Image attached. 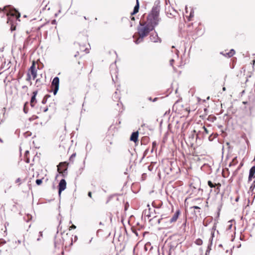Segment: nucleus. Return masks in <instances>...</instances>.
Wrapping results in <instances>:
<instances>
[{
  "mask_svg": "<svg viewBox=\"0 0 255 255\" xmlns=\"http://www.w3.org/2000/svg\"><path fill=\"white\" fill-rule=\"evenodd\" d=\"M160 6L158 4H155L147 14H144L142 15L138 27V34L139 38L142 39L147 36L149 33L158 25L160 20Z\"/></svg>",
  "mask_w": 255,
  "mask_h": 255,
  "instance_id": "obj_1",
  "label": "nucleus"
},
{
  "mask_svg": "<svg viewBox=\"0 0 255 255\" xmlns=\"http://www.w3.org/2000/svg\"><path fill=\"white\" fill-rule=\"evenodd\" d=\"M7 17V23L10 25L11 30L16 29V25L15 24L17 20H19L20 14L15 9H11L9 6L4 7L2 9L0 8V16L1 17L4 15Z\"/></svg>",
  "mask_w": 255,
  "mask_h": 255,
  "instance_id": "obj_2",
  "label": "nucleus"
},
{
  "mask_svg": "<svg viewBox=\"0 0 255 255\" xmlns=\"http://www.w3.org/2000/svg\"><path fill=\"white\" fill-rule=\"evenodd\" d=\"M36 62L35 61H32V65L29 68L27 75L26 80L30 83V84H32L31 81L32 78L34 80L37 77V69H39L38 65L36 66Z\"/></svg>",
  "mask_w": 255,
  "mask_h": 255,
  "instance_id": "obj_3",
  "label": "nucleus"
},
{
  "mask_svg": "<svg viewBox=\"0 0 255 255\" xmlns=\"http://www.w3.org/2000/svg\"><path fill=\"white\" fill-rule=\"evenodd\" d=\"M75 46L76 47L77 46H79V51H77L78 55L80 53L85 52L86 53H88L89 52L90 46L87 39H85L83 42H80L78 44L75 45Z\"/></svg>",
  "mask_w": 255,
  "mask_h": 255,
  "instance_id": "obj_4",
  "label": "nucleus"
},
{
  "mask_svg": "<svg viewBox=\"0 0 255 255\" xmlns=\"http://www.w3.org/2000/svg\"><path fill=\"white\" fill-rule=\"evenodd\" d=\"M59 78L57 77H55L51 83V87L53 90V94L55 95L59 89Z\"/></svg>",
  "mask_w": 255,
  "mask_h": 255,
  "instance_id": "obj_5",
  "label": "nucleus"
},
{
  "mask_svg": "<svg viewBox=\"0 0 255 255\" xmlns=\"http://www.w3.org/2000/svg\"><path fill=\"white\" fill-rule=\"evenodd\" d=\"M68 164L69 163L67 162H60L57 166L58 172L60 174H63L65 171L67 170Z\"/></svg>",
  "mask_w": 255,
  "mask_h": 255,
  "instance_id": "obj_6",
  "label": "nucleus"
},
{
  "mask_svg": "<svg viewBox=\"0 0 255 255\" xmlns=\"http://www.w3.org/2000/svg\"><path fill=\"white\" fill-rule=\"evenodd\" d=\"M208 185L210 188H215V192L218 194L220 192V188L221 187V184L220 183H213L211 181L209 180L208 181Z\"/></svg>",
  "mask_w": 255,
  "mask_h": 255,
  "instance_id": "obj_7",
  "label": "nucleus"
},
{
  "mask_svg": "<svg viewBox=\"0 0 255 255\" xmlns=\"http://www.w3.org/2000/svg\"><path fill=\"white\" fill-rule=\"evenodd\" d=\"M38 94V91H33L32 93V96L30 101V105L32 108H34L37 103L36 97Z\"/></svg>",
  "mask_w": 255,
  "mask_h": 255,
  "instance_id": "obj_8",
  "label": "nucleus"
},
{
  "mask_svg": "<svg viewBox=\"0 0 255 255\" xmlns=\"http://www.w3.org/2000/svg\"><path fill=\"white\" fill-rule=\"evenodd\" d=\"M66 188V182L65 179H61L58 185V194L60 196L61 192Z\"/></svg>",
  "mask_w": 255,
  "mask_h": 255,
  "instance_id": "obj_9",
  "label": "nucleus"
},
{
  "mask_svg": "<svg viewBox=\"0 0 255 255\" xmlns=\"http://www.w3.org/2000/svg\"><path fill=\"white\" fill-rule=\"evenodd\" d=\"M181 214V212L180 211L179 209H178L176 211V212H175V213L173 214V215L172 216V218L170 219L169 220V223L170 224H173L174 223H175L179 216Z\"/></svg>",
  "mask_w": 255,
  "mask_h": 255,
  "instance_id": "obj_10",
  "label": "nucleus"
},
{
  "mask_svg": "<svg viewBox=\"0 0 255 255\" xmlns=\"http://www.w3.org/2000/svg\"><path fill=\"white\" fill-rule=\"evenodd\" d=\"M136 3L135 5L133 11L131 13L130 19L132 21L135 20V17L133 16V15L137 13L139 11V3L138 0H136Z\"/></svg>",
  "mask_w": 255,
  "mask_h": 255,
  "instance_id": "obj_11",
  "label": "nucleus"
},
{
  "mask_svg": "<svg viewBox=\"0 0 255 255\" xmlns=\"http://www.w3.org/2000/svg\"><path fill=\"white\" fill-rule=\"evenodd\" d=\"M255 178V166L251 167L250 170L249 175L248 178V181H252L253 178Z\"/></svg>",
  "mask_w": 255,
  "mask_h": 255,
  "instance_id": "obj_12",
  "label": "nucleus"
},
{
  "mask_svg": "<svg viewBox=\"0 0 255 255\" xmlns=\"http://www.w3.org/2000/svg\"><path fill=\"white\" fill-rule=\"evenodd\" d=\"M150 39L151 41L154 42H161V38L158 36L156 33L155 34L151 35L150 36Z\"/></svg>",
  "mask_w": 255,
  "mask_h": 255,
  "instance_id": "obj_13",
  "label": "nucleus"
},
{
  "mask_svg": "<svg viewBox=\"0 0 255 255\" xmlns=\"http://www.w3.org/2000/svg\"><path fill=\"white\" fill-rule=\"evenodd\" d=\"M194 24H195V25H197V23H192L191 24H190L188 25V28H189V29L188 30L191 31V32H195L196 33H198V31L201 29V27L199 25V24H198V26L197 27H196V28L195 29V30H193L191 28V27L193 26Z\"/></svg>",
  "mask_w": 255,
  "mask_h": 255,
  "instance_id": "obj_14",
  "label": "nucleus"
},
{
  "mask_svg": "<svg viewBox=\"0 0 255 255\" xmlns=\"http://www.w3.org/2000/svg\"><path fill=\"white\" fill-rule=\"evenodd\" d=\"M138 132H133L130 137V140L136 143L138 141Z\"/></svg>",
  "mask_w": 255,
  "mask_h": 255,
  "instance_id": "obj_15",
  "label": "nucleus"
},
{
  "mask_svg": "<svg viewBox=\"0 0 255 255\" xmlns=\"http://www.w3.org/2000/svg\"><path fill=\"white\" fill-rule=\"evenodd\" d=\"M235 54V51L234 49H231L229 52H227L226 50L224 51L223 54L226 57H231Z\"/></svg>",
  "mask_w": 255,
  "mask_h": 255,
  "instance_id": "obj_16",
  "label": "nucleus"
},
{
  "mask_svg": "<svg viewBox=\"0 0 255 255\" xmlns=\"http://www.w3.org/2000/svg\"><path fill=\"white\" fill-rule=\"evenodd\" d=\"M5 209L4 205L0 204V217L5 214Z\"/></svg>",
  "mask_w": 255,
  "mask_h": 255,
  "instance_id": "obj_17",
  "label": "nucleus"
},
{
  "mask_svg": "<svg viewBox=\"0 0 255 255\" xmlns=\"http://www.w3.org/2000/svg\"><path fill=\"white\" fill-rule=\"evenodd\" d=\"M78 65H79V67H76L77 70H78V73L79 74H81V71L82 70V69L83 68V63H81L80 61H78Z\"/></svg>",
  "mask_w": 255,
  "mask_h": 255,
  "instance_id": "obj_18",
  "label": "nucleus"
},
{
  "mask_svg": "<svg viewBox=\"0 0 255 255\" xmlns=\"http://www.w3.org/2000/svg\"><path fill=\"white\" fill-rule=\"evenodd\" d=\"M238 163V159H237V157H235V158H233V159L232 160V161L231 162V163H230L229 166H235V165H236Z\"/></svg>",
  "mask_w": 255,
  "mask_h": 255,
  "instance_id": "obj_19",
  "label": "nucleus"
},
{
  "mask_svg": "<svg viewBox=\"0 0 255 255\" xmlns=\"http://www.w3.org/2000/svg\"><path fill=\"white\" fill-rule=\"evenodd\" d=\"M24 179H22L20 178H18L15 181V183L17 184L18 186L20 185L22 182L24 181Z\"/></svg>",
  "mask_w": 255,
  "mask_h": 255,
  "instance_id": "obj_20",
  "label": "nucleus"
},
{
  "mask_svg": "<svg viewBox=\"0 0 255 255\" xmlns=\"http://www.w3.org/2000/svg\"><path fill=\"white\" fill-rule=\"evenodd\" d=\"M255 188V180L253 181L252 185L250 187L249 191L251 192H253L254 189Z\"/></svg>",
  "mask_w": 255,
  "mask_h": 255,
  "instance_id": "obj_21",
  "label": "nucleus"
},
{
  "mask_svg": "<svg viewBox=\"0 0 255 255\" xmlns=\"http://www.w3.org/2000/svg\"><path fill=\"white\" fill-rule=\"evenodd\" d=\"M195 243L197 245H202L203 244V241L201 239H196V241H195Z\"/></svg>",
  "mask_w": 255,
  "mask_h": 255,
  "instance_id": "obj_22",
  "label": "nucleus"
},
{
  "mask_svg": "<svg viewBox=\"0 0 255 255\" xmlns=\"http://www.w3.org/2000/svg\"><path fill=\"white\" fill-rule=\"evenodd\" d=\"M152 149H151V152H153V150L154 149H156V146H157L156 142L155 141H153L152 142Z\"/></svg>",
  "mask_w": 255,
  "mask_h": 255,
  "instance_id": "obj_23",
  "label": "nucleus"
},
{
  "mask_svg": "<svg viewBox=\"0 0 255 255\" xmlns=\"http://www.w3.org/2000/svg\"><path fill=\"white\" fill-rule=\"evenodd\" d=\"M190 209H194L198 210V214L199 215H200V209H201V207H200L197 206H193L191 207L190 208Z\"/></svg>",
  "mask_w": 255,
  "mask_h": 255,
  "instance_id": "obj_24",
  "label": "nucleus"
},
{
  "mask_svg": "<svg viewBox=\"0 0 255 255\" xmlns=\"http://www.w3.org/2000/svg\"><path fill=\"white\" fill-rule=\"evenodd\" d=\"M109 145H108V144H107V145H106V146H107V147H106V150H107L108 151L110 152V150H111L110 145H111L112 144V142H111V141H109Z\"/></svg>",
  "mask_w": 255,
  "mask_h": 255,
  "instance_id": "obj_25",
  "label": "nucleus"
},
{
  "mask_svg": "<svg viewBox=\"0 0 255 255\" xmlns=\"http://www.w3.org/2000/svg\"><path fill=\"white\" fill-rule=\"evenodd\" d=\"M28 104V102H26L25 104H24V108H23V111L25 113H27L28 112V109L27 108H26V106H27V105Z\"/></svg>",
  "mask_w": 255,
  "mask_h": 255,
  "instance_id": "obj_26",
  "label": "nucleus"
},
{
  "mask_svg": "<svg viewBox=\"0 0 255 255\" xmlns=\"http://www.w3.org/2000/svg\"><path fill=\"white\" fill-rule=\"evenodd\" d=\"M50 97V96H49V95H46L44 97V98H43V100H42V103L43 104H45V103H46V101H47V98H48V97Z\"/></svg>",
  "mask_w": 255,
  "mask_h": 255,
  "instance_id": "obj_27",
  "label": "nucleus"
},
{
  "mask_svg": "<svg viewBox=\"0 0 255 255\" xmlns=\"http://www.w3.org/2000/svg\"><path fill=\"white\" fill-rule=\"evenodd\" d=\"M5 243H6V242L3 239H0V247L2 246Z\"/></svg>",
  "mask_w": 255,
  "mask_h": 255,
  "instance_id": "obj_28",
  "label": "nucleus"
},
{
  "mask_svg": "<svg viewBox=\"0 0 255 255\" xmlns=\"http://www.w3.org/2000/svg\"><path fill=\"white\" fill-rule=\"evenodd\" d=\"M76 156V154L75 153H73L71 155V156H70V158H69V160L70 161H73V159Z\"/></svg>",
  "mask_w": 255,
  "mask_h": 255,
  "instance_id": "obj_29",
  "label": "nucleus"
},
{
  "mask_svg": "<svg viewBox=\"0 0 255 255\" xmlns=\"http://www.w3.org/2000/svg\"><path fill=\"white\" fill-rule=\"evenodd\" d=\"M42 179H37L36 180V183L38 185H41L42 184Z\"/></svg>",
  "mask_w": 255,
  "mask_h": 255,
  "instance_id": "obj_30",
  "label": "nucleus"
},
{
  "mask_svg": "<svg viewBox=\"0 0 255 255\" xmlns=\"http://www.w3.org/2000/svg\"><path fill=\"white\" fill-rule=\"evenodd\" d=\"M203 128L204 129V132L206 134H209V132L208 131V130L207 129V128L205 127H203Z\"/></svg>",
  "mask_w": 255,
  "mask_h": 255,
  "instance_id": "obj_31",
  "label": "nucleus"
},
{
  "mask_svg": "<svg viewBox=\"0 0 255 255\" xmlns=\"http://www.w3.org/2000/svg\"><path fill=\"white\" fill-rule=\"evenodd\" d=\"M167 217L165 216V215H162L161 218L158 220V222L160 223L162 220H163V219H165Z\"/></svg>",
  "mask_w": 255,
  "mask_h": 255,
  "instance_id": "obj_32",
  "label": "nucleus"
},
{
  "mask_svg": "<svg viewBox=\"0 0 255 255\" xmlns=\"http://www.w3.org/2000/svg\"><path fill=\"white\" fill-rule=\"evenodd\" d=\"M76 228V226H75L74 225H72V226H71L69 227V230H71L72 229H75Z\"/></svg>",
  "mask_w": 255,
  "mask_h": 255,
  "instance_id": "obj_33",
  "label": "nucleus"
},
{
  "mask_svg": "<svg viewBox=\"0 0 255 255\" xmlns=\"http://www.w3.org/2000/svg\"><path fill=\"white\" fill-rule=\"evenodd\" d=\"M48 110V108L47 107H45L43 109V110L41 111L43 112H46Z\"/></svg>",
  "mask_w": 255,
  "mask_h": 255,
  "instance_id": "obj_34",
  "label": "nucleus"
},
{
  "mask_svg": "<svg viewBox=\"0 0 255 255\" xmlns=\"http://www.w3.org/2000/svg\"><path fill=\"white\" fill-rule=\"evenodd\" d=\"M210 118H212L213 119V120L212 121V122H213L214 120H216V118L215 117H209L208 120H210L209 119Z\"/></svg>",
  "mask_w": 255,
  "mask_h": 255,
  "instance_id": "obj_35",
  "label": "nucleus"
},
{
  "mask_svg": "<svg viewBox=\"0 0 255 255\" xmlns=\"http://www.w3.org/2000/svg\"><path fill=\"white\" fill-rule=\"evenodd\" d=\"M88 195L89 197L92 198V192H89Z\"/></svg>",
  "mask_w": 255,
  "mask_h": 255,
  "instance_id": "obj_36",
  "label": "nucleus"
},
{
  "mask_svg": "<svg viewBox=\"0 0 255 255\" xmlns=\"http://www.w3.org/2000/svg\"><path fill=\"white\" fill-rule=\"evenodd\" d=\"M198 210H197V211H195V210L194 211V215L197 217V214H196V212L198 213Z\"/></svg>",
  "mask_w": 255,
  "mask_h": 255,
  "instance_id": "obj_37",
  "label": "nucleus"
},
{
  "mask_svg": "<svg viewBox=\"0 0 255 255\" xmlns=\"http://www.w3.org/2000/svg\"><path fill=\"white\" fill-rule=\"evenodd\" d=\"M39 234H40V237H42V232H39Z\"/></svg>",
  "mask_w": 255,
  "mask_h": 255,
  "instance_id": "obj_38",
  "label": "nucleus"
},
{
  "mask_svg": "<svg viewBox=\"0 0 255 255\" xmlns=\"http://www.w3.org/2000/svg\"><path fill=\"white\" fill-rule=\"evenodd\" d=\"M177 105H178V104H177V103H176V104L174 105L173 108H175V107L177 106Z\"/></svg>",
  "mask_w": 255,
  "mask_h": 255,
  "instance_id": "obj_39",
  "label": "nucleus"
},
{
  "mask_svg": "<svg viewBox=\"0 0 255 255\" xmlns=\"http://www.w3.org/2000/svg\"><path fill=\"white\" fill-rule=\"evenodd\" d=\"M26 162H27V163H29V159H27Z\"/></svg>",
  "mask_w": 255,
  "mask_h": 255,
  "instance_id": "obj_40",
  "label": "nucleus"
},
{
  "mask_svg": "<svg viewBox=\"0 0 255 255\" xmlns=\"http://www.w3.org/2000/svg\"><path fill=\"white\" fill-rule=\"evenodd\" d=\"M28 153H29V151H26L25 152V154H28Z\"/></svg>",
  "mask_w": 255,
  "mask_h": 255,
  "instance_id": "obj_41",
  "label": "nucleus"
},
{
  "mask_svg": "<svg viewBox=\"0 0 255 255\" xmlns=\"http://www.w3.org/2000/svg\"><path fill=\"white\" fill-rule=\"evenodd\" d=\"M39 80L38 79H37L36 81V83H37L38 82Z\"/></svg>",
  "mask_w": 255,
  "mask_h": 255,
  "instance_id": "obj_42",
  "label": "nucleus"
},
{
  "mask_svg": "<svg viewBox=\"0 0 255 255\" xmlns=\"http://www.w3.org/2000/svg\"><path fill=\"white\" fill-rule=\"evenodd\" d=\"M243 165V163H242L240 164V166H242Z\"/></svg>",
  "mask_w": 255,
  "mask_h": 255,
  "instance_id": "obj_43",
  "label": "nucleus"
},
{
  "mask_svg": "<svg viewBox=\"0 0 255 255\" xmlns=\"http://www.w3.org/2000/svg\"><path fill=\"white\" fill-rule=\"evenodd\" d=\"M253 63H255V60H253Z\"/></svg>",
  "mask_w": 255,
  "mask_h": 255,
  "instance_id": "obj_44",
  "label": "nucleus"
},
{
  "mask_svg": "<svg viewBox=\"0 0 255 255\" xmlns=\"http://www.w3.org/2000/svg\"><path fill=\"white\" fill-rule=\"evenodd\" d=\"M74 56H75V57H76V56H77V55L75 54Z\"/></svg>",
  "mask_w": 255,
  "mask_h": 255,
  "instance_id": "obj_45",
  "label": "nucleus"
},
{
  "mask_svg": "<svg viewBox=\"0 0 255 255\" xmlns=\"http://www.w3.org/2000/svg\"><path fill=\"white\" fill-rule=\"evenodd\" d=\"M93 69H92L90 71V73L92 72Z\"/></svg>",
  "mask_w": 255,
  "mask_h": 255,
  "instance_id": "obj_46",
  "label": "nucleus"
},
{
  "mask_svg": "<svg viewBox=\"0 0 255 255\" xmlns=\"http://www.w3.org/2000/svg\"><path fill=\"white\" fill-rule=\"evenodd\" d=\"M156 100V98H155L153 101H155Z\"/></svg>",
  "mask_w": 255,
  "mask_h": 255,
  "instance_id": "obj_47",
  "label": "nucleus"
},
{
  "mask_svg": "<svg viewBox=\"0 0 255 255\" xmlns=\"http://www.w3.org/2000/svg\"><path fill=\"white\" fill-rule=\"evenodd\" d=\"M168 255H170V254H169Z\"/></svg>",
  "mask_w": 255,
  "mask_h": 255,
  "instance_id": "obj_48",
  "label": "nucleus"
}]
</instances>
